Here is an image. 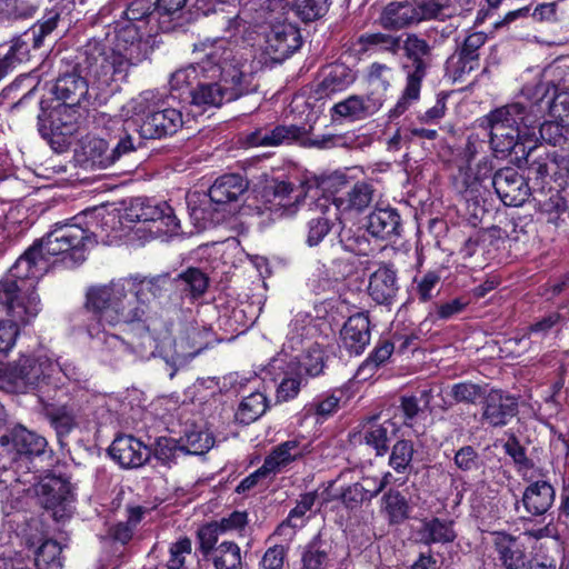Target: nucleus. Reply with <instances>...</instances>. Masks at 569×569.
<instances>
[{
	"label": "nucleus",
	"instance_id": "41",
	"mask_svg": "<svg viewBox=\"0 0 569 569\" xmlns=\"http://www.w3.org/2000/svg\"><path fill=\"white\" fill-rule=\"evenodd\" d=\"M306 130L303 127L290 124V126H277L270 132H258L253 139V142L259 146H279L282 143H292L303 138Z\"/></svg>",
	"mask_w": 569,
	"mask_h": 569
},
{
	"label": "nucleus",
	"instance_id": "61",
	"mask_svg": "<svg viewBox=\"0 0 569 569\" xmlns=\"http://www.w3.org/2000/svg\"><path fill=\"white\" fill-rule=\"evenodd\" d=\"M376 496V489L371 490L361 487L359 482H356L343 489L341 492V500L347 508L353 509L359 507L363 501L371 500Z\"/></svg>",
	"mask_w": 569,
	"mask_h": 569
},
{
	"label": "nucleus",
	"instance_id": "3",
	"mask_svg": "<svg viewBox=\"0 0 569 569\" xmlns=\"http://www.w3.org/2000/svg\"><path fill=\"white\" fill-rule=\"evenodd\" d=\"M158 4L159 0H133L104 42L87 43V69L100 83L126 81L130 69L148 58L150 46L142 29L152 22L161 30L168 29L160 21Z\"/></svg>",
	"mask_w": 569,
	"mask_h": 569
},
{
	"label": "nucleus",
	"instance_id": "49",
	"mask_svg": "<svg viewBox=\"0 0 569 569\" xmlns=\"http://www.w3.org/2000/svg\"><path fill=\"white\" fill-rule=\"evenodd\" d=\"M381 511L388 517L390 523H400L409 516V505L399 491L389 490L382 497Z\"/></svg>",
	"mask_w": 569,
	"mask_h": 569
},
{
	"label": "nucleus",
	"instance_id": "53",
	"mask_svg": "<svg viewBox=\"0 0 569 569\" xmlns=\"http://www.w3.org/2000/svg\"><path fill=\"white\" fill-rule=\"evenodd\" d=\"M530 16L536 22L557 21V2H545L537 6L531 12L528 7H523L506 14L505 21L510 22L519 17Z\"/></svg>",
	"mask_w": 569,
	"mask_h": 569
},
{
	"label": "nucleus",
	"instance_id": "60",
	"mask_svg": "<svg viewBox=\"0 0 569 569\" xmlns=\"http://www.w3.org/2000/svg\"><path fill=\"white\" fill-rule=\"evenodd\" d=\"M192 552V541L188 537H180L169 547V558L167 560L168 569H182L186 559Z\"/></svg>",
	"mask_w": 569,
	"mask_h": 569
},
{
	"label": "nucleus",
	"instance_id": "33",
	"mask_svg": "<svg viewBox=\"0 0 569 569\" xmlns=\"http://www.w3.org/2000/svg\"><path fill=\"white\" fill-rule=\"evenodd\" d=\"M247 187V182L240 174H224L216 179L208 194L212 203L223 206L236 201Z\"/></svg>",
	"mask_w": 569,
	"mask_h": 569
},
{
	"label": "nucleus",
	"instance_id": "62",
	"mask_svg": "<svg viewBox=\"0 0 569 569\" xmlns=\"http://www.w3.org/2000/svg\"><path fill=\"white\" fill-rule=\"evenodd\" d=\"M248 513L246 511H232L230 515L214 520L222 536L239 535L242 536L248 525Z\"/></svg>",
	"mask_w": 569,
	"mask_h": 569
},
{
	"label": "nucleus",
	"instance_id": "18",
	"mask_svg": "<svg viewBox=\"0 0 569 569\" xmlns=\"http://www.w3.org/2000/svg\"><path fill=\"white\" fill-rule=\"evenodd\" d=\"M0 447L2 451L11 455V461L16 462L22 458L42 455L47 447V440L22 426H17L8 433L1 436Z\"/></svg>",
	"mask_w": 569,
	"mask_h": 569
},
{
	"label": "nucleus",
	"instance_id": "44",
	"mask_svg": "<svg viewBox=\"0 0 569 569\" xmlns=\"http://www.w3.org/2000/svg\"><path fill=\"white\" fill-rule=\"evenodd\" d=\"M127 278L134 280V289H137V293H139L141 298L147 299L148 303L151 298L156 299L161 297L162 293L171 286V280L168 276L144 277L134 274Z\"/></svg>",
	"mask_w": 569,
	"mask_h": 569
},
{
	"label": "nucleus",
	"instance_id": "36",
	"mask_svg": "<svg viewBox=\"0 0 569 569\" xmlns=\"http://www.w3.org/2000/svg\"><path fill=\"white\" fill-rule=\"evenodd\" d=\"M61 546L54 540H46L37 550L34 563L30 566V562L19 558V559H9L4 556V552L1 555L0 560L7 561V568L10 569L12 562L23 561V563L29 569H34L36 566L38 569H61L62 568V558H61Z\"/></svg>",
	"mask_w": 569,
	"mask_h": 569
},
{
	"label": "nucleus",
	"instance_id": "40",
	"mask_svg": "<svg viewBox=\"0 0 569 569\" xmlns=\"http://www.w3.org/2000/svg\"><path fill=\"white\" fill-rule=\"evenodd\" d=\"M274 4L272 11H283L288 0H264ZM330 7V0H297L296 12L305 22H311L323 17Z\"/></svg>",
	"mask_w": 569,
	"mask_h": 569
},
{
	"label": "nucleus",
	"instance_id": "32",
	"mask_svg": "<svg viewBox=\"0 0 569 569\" xmlns=\"http://www.w3.org/2000/svg\"><path fill=\"white\" fill-rule=\"evenodd\" d=\"M398 291L396 271L381 267L369 279L368 293L379 305L390 303Z\"/></svg>",
	"mask_w": 569,
	"mask_h": 569
},
{
	"label": "nucleus",
	"instance_id": "56",
	"mask_svg": "<svg viewBox=\"0 0 569 569\" xmlns=\"http://www.w3.org/2000/svg\"><path fill=\"white\" fill-rule=\"evenodd\" d=\"M151 452H153L154 459L161 465L171 467L176 462L177 458L182 452H184V450L183 447L177 442V440L172 438L160 437Z\"/></svg>",
	"mask_w": 569,
	"mask_h": 569
},
{
	"label": "nucleus",
	"instance_id": "14",
	"mask_svg": "<svg viewBox=\"0 0 569 569\" xmlns=\"http://www.w3.org/2000/svg\"><path fill=\"white\" fill-rule=\"evenodd\" d=\"M59 17V11L54 9L48 11L41 21L23 34V38L13 41L9 51L0 58V80L12 71L18 63L28 59L30 42H32L34 49L42 46L43 38L56 29Z\"/></svg>",
	"mask_w": 569,
	"mask_h": 569
},
{
	"label": "nucleus",
	"instance_id": "22",
	"mask_svg": "<svg viewBox=\"0 0 569 569\" xmlns=\"http://www.w3.org/2000/svg\"><path fill=\"white\" fill-rule=\"evenodd\" d=\"M500 200L509 207L521 206L529 196V186L526 179L513 168H502L491 178Z\"/></svg>",
	"mask_w": 569,
	"mask_h": 569
},
{
	"label": "nucleus",
	"instance_id": "9",
	"mask_svg": "<svg viewBox=\"0 0 569 569\" xmlns=\"http://www.w3.org/2000/svg\"><path fill=\"white\" fill-rule=\"evenodd\" d=\"M452 14L448 0H412L391 2L382 11L380 23L385 29H402L423 20H443Z\"/></svg>",
	"mask_w": 569,
	"mask_h": 569
},
{
	"label": "nucleus",
	"instance_id": "5",
	"mask_svg": "<svg viewBox=\"0 0 569 569\" xmlns=\"http://www.w3.org/2000/svg\"><path fill=\"white\" fill-rule=\"evenodd\" d=\"M223 57L227 59H214L218 69L214 76L201 77L190 91L192 106L202 110L220 107L223 102L233 101L254 89L253 69L248 58L228 48L227 41Z\"/></svg>",
	"mask_w": 569,
	"mask_h": 569
},
{
	"label": "nucleus",
	"instance_id": "37",
	"mask_svg": "<svg viewBox=\"0 0 569 569\" xmlns=\"http://www.w3.org/2000/svg\"><path fill=\"white\" fill-rule=\"evenodd\" d=\"M395 432V423L390 420L387 419L383 422H379L377 419H372L363 426L362 439L366 445L376 450L377 456H383Z\"/></svg>",
	"mask_w": 569,
	"mask_h": 569
},
{
	"label": "nucleus",
	"instance_id": "48",
	"mask_svg": "<svg viewBox=\"0 0 569 569\" xmlns=\"http://www.w3.org/2000/svg\"><path fill=\"white\" fill-rule=\"evenodd\" d=\"M83 154L92 168L106 169L112 166V158L104 138H90L83 143Z\"/></svg>",
	"mask_w": 569,
	"mask_h": 569
},
{
	"label": "nucleus",
	"instance_id": "43",
	"mask_svg": "<svg viewBox=\"0 0 569 569\" xmlns=\"http://www.w3.org/2000/svg\"><path fill=\"white\" fill-rule=\"evenodd\" d=\"M208 559L214 569H241L242 558L240 547L233 541H222L209 553Z\"/></svg>",
	"mask_w": 569,
	"mask_h": 569
},
{
	"label": "nucleus",
	"instance_id": "47",
	"mask_svg": "<svg viewBox=\"0 0 569 569\" xmlns=\"http://www.w3.org/2000/svg\"><path fill=\"white\" fill-rule=\"evenodd\" d=\"M176 287L191 298H198L208 288V277L198 268H188L174 279Z\"/></svg>",
	"mask_w": 569,
	"mask_h": 569
},
{
	"label": "nucleus",
	"instance_id": "15",
	"mask_svg": "<svg viewBox=\"0 0 569 569\" xmlns=\"http://www.w3.org/2000/svg\"><path fill=\"white\" fill-rule=\"evenodd\" d=\"M319 192L318 188L303 183L296 186L289 181L273 180L266 187L264 197L270 211L292 216L308 197L315 199Z\"/></svg>",
	"mask_w": 569,
	"mask_h": 569
},
{
	"label": "nucleus",
	"instance_id": "55",
	"mask_svg": "<svg viewBox=\"0 0 569 569\" xmlns=\"http://www.w3.org/2000/svg\"><path fill=\"white\" fill-rule=\"evenodd\" d=\"M459 174L462 178V183L469 188L476 183H481L491 177L493 170L492 161L490 158H482L472 169L470 166L458 164Z\"/></svg>",
	"mask_w": 569,
	"mask_h": 569
},
{
	"label": "nucleus",
	"instance_id": "42",
	"mask_svg": "<svg viewBox=\"0 0 569 569\" xmlns=\"http://www.w3.org/2000/svg\"><path fill=\"white\" fill-rule=\"evenodd\" d=\"M291 369L283 366V369L271 370L270 362L266 368V373L271 376L273 380L281 379L277 389V398L280 401H288L293 399L300 391L301 379L300 372L291 373Z\"/></svg>",
	"mask_w": 569,
	"mask_h": 569
},
{
	"label": "nucleus",
	"instance_id": "34",
	"mask_svg": "<svg viewBox=\"0 0 569 569\" xmlns=\"http://www.w3.org/2000/svg\"><path fill=\"white\" fill-rule=\"evenodd\" d=\"M298 351H293L298 358L295 360L293 366L286 363L291 369V373L300 372L303 369L308 376H319L325 367L323 363V351L318 343L307 342L298 346Z\"/></svg>",
	"mask_w": 569,
	"mask_h": 569
},
{
	"label": "nucleus",
	"instance_id": "16",
	"mask_svg": "<svg viewBox=\"0 0 569 569\" xmlns=\"http://www.w3.org/2000/svg\"><path fill=\"white\" fill-rule=\"evenodd\" d=\"M79 68L81 72L86 73V77H82L78 72H72L60 76L56 81L53 93L63 104L68 107L79 106L89 93V83H91L92 87L96 86L99 90H103L114 83V90L118 89L120 82L113 81L108 84H102L89 73L87 69V48L84 49V60L79 63Z\"/></svg>",
	"mask_w": 569,
	"mask_h": 569
},
{
	"label": "nucleus",
	"instance_id": "30",
	"mask_svg": "<svg viewBox=\"0 0 569 569\" xmlns=\"http://www.w3.org/2000/svg\"><path fill=\"white\" fill-rule=\"evenodd\" d=\"M492 542L498 559L506 569H525V552L516 537L497 531L492 533Z\"/></svg>",
	"mask_w": 569,
	"mask_h": 569
},
{
	"label": "nucleus",
	"instance_id": "23",
	"mask_svg": "<svg viewBox=\"0 0 569 569\" xmlns=\"http://www.w3.org/2000/svg\"><path fill=\"white\" fill-rule=\"evenodd\" d=\"M312 451L311 443L305 438H295L276 446L264 458L260 472L274 476L290 463L303 458Z\"/></svg>",
	"mask_w": 569,
	"mask_h": 569
},
{
	"label": "nucleus",
	"instance_id": "46",
	"mask_svg": "<svg viewBox=\"0 0 569 569\" xmlns=\"http://www.w3.org/2000/svg\"><path fill=\"white\" fill-rule=\"evenodd\" d=\"M267 407V397L259 391L252 392L239 403L236 419L243 425H249L262 416Z\"/></svg>",
	"mask_w": 569,
	"mask_h": 569
},
{
	"label": "nucleus",
	"instance_id": "21",
	"mask_svg": "<svg viewBox=\"0 0 569 569\" xmlns=\"http://www.w3.org/2000/svg\"><path fill=\"white\" fill-rule=\"evenodd\" d=\"M309 208L315 216L308 220L306 226V243L309 247L318 246L330 232L335 221L340 219L337 208L332 206L329 197L317 196Z\"/></svg>",
	"mask_w": 569,
	"mask_h": 569
},
{
	"label": "nucleus",
	"instance_id": "1",
	"mask_svg": "<svg viewBox=\"0 0 569 569\" xmlns=\"http://www.w3.org/2000/svg\"><path fill=\"white\" fill-rule=\"evenodd\" d=\"M526 101H515L498 107L479 119V127L488 131L489 146L499 157L515 152L529 162L530 153L542 139L553 146L557 137H547L555 129L560 136V124H569V92H557L551 81H539L523 87Z\"/></svg>",
	"mask_w": 569,
	"mask_h": 569
},
{
	"label": "nucleus",
	"instance_id": "25",
	"mask_svg": "<svg viewBox=\"0 0 569 569\" xmlns=\"http://www.w3.org/2000/svg\"><path fill=\"white\" fill-rule=\"evenodd\" d=\"M109 453L122 468L133 469L150 459L151 449L133 436H120L112 441Z\"/></svg>",
	"mask_w": 569,
	"mask_h": 569
},
{
	"label": "nucleus",
	"instance_id": "29",
	"mask_svg": "<svg viewBox=\"0 0 569 569\" xmlns=\"http://www.w3.org/2000/svg\"><path fill=\"white\" fill-rule=\"evenodd\" d=\"M356 80V73L343 63L328 66L322 71V79L317 87L320 98L330 97L348 89Z\"/></svg>",
	"mask_w": 569,
	"mask_h": 569
},
{
	"label": "nucleus",
	"instance_id": "6",
	"mask_svg": "<svg viewBox=\"0 0 569 569\" xmlns=\"http://www.w3.org/2000/svg\"><path fill=\"white\" fill-rule=\"evenodd\" d=\"M134 283L126 277L92 287L87 292V308L93 311V318L110 327L143 321L149 311L148 302L137 293Z\"/></svg>",
	"mask_w": 569,
	"mask_h": 569
},
{
	"label": "nucleus",
	"instance_id": "57",
	"mask_svg": "<svg viewBox=\"0 0 569 569\" xmlns=\"http://www.w3.org/2000/svg\"><path fill=\"white\" fill-rule=\"evenodd\" d=\"M214 445L212 435L207 430H191L186 435L183 450L190 455H202Z\"/></svg>",
	"mask_w": 569,
	"mask_h": 569
},
{
	"label": "nucleus",
	"instance_id": "59",
	"mask_svg": "<svg viewBox=\"0 0 569 569\" xmlns=\"http://www.w3.org/2000/svg\"><path fill=\"white\" fill-rule=\"evenodd\" d=\"M413 456V445L410 440L397 441L391 450L389 465L397 472H403L409 467Z\"/></svg>",
	"mask_w": 569,
	"mask_h": 569
},
{
	"label": "nucleus",
	"instance_id": "10",
	"mask_svg": "<svg viewBox=\"0 0 569 569\" xmlns=\"http://www.w3.org/2000/svg\"><path fill=\"white\" fill-rule=\"evenodd\" d=\"M405 54L411 60V66H407V84L397 101L396 106L389 111L390 118H398L409 106L420 97L421 82L426 77L427 63L423 57L431 53L430 44L415 33L408 34L402 41Z\"/></svg>",
	"mask_w": 569,
	"mask_h": 569
},
{
	"label": "nucleus",
	"instance_id": "38",
	"mask_svg": "<svg viewBox=\"0 0 569 569\" xmlns=\"http://www.w3.org/2000/svg\"><path fill=\"white\" fill-rule=\"evenodd\" d=\"M370 101V98L350 96L336 103L332 111L336 116L351 121L361 120L372 114L378 108L376 103L371 104Z\"/></svg>",
	"mask_w": 569,
	"mask_h": 569
},
{
	"label": "nucleus",
	"instance_id": "35",
	"mask_svg": "<svg viewBox=\"0 0 569 569\" xmlns=\"http://www.w3.org/2000/svg\"><path fill=\"white\" fill-rule=\"evenodd\" d=\"M400 216L396 209L378 208L368 216L367 230L373 237L389 239L399 234Z\"/></svg>",
	"mask_w": 569,
	"mask_h": 569
},
{
	"label": "nucleus",
	"instance_id": "20",
	"mask_svg": "<svg viewBox=\"0 0 569 569\" xmlns=\"http://www.w3.org/2000/svg\"><path fill=\"white\" fill-rule=\"evenodd\" d=\"M210 330L196 321L180 325L173 339V358L179 365L199 355L209 342Z\"/></svg>",
	"mask_w": 569,
	"mask_h": 569
},
{
	"label": "nucleus",
	"instance_id": "26",
	"mask_svg": "<svg viewBox=\"0 0 569 569\" xmlns=\"http://www.w3.org/2000/svg\"><path fill=\"white\" fill-rule=\"evenodd\" d=\"M517 399L501 390H491L485 398L482 419L492 427L506 426L517 415Z\"/></svg>",
	"mask_w": 569,
	"mask_h": 569
},
{
	"label": "nucleus",
	"instance_id": "63",
	"mask_svg": "<svg viewBox=\"0 0 569 569\" xmlns=\"http://www.w3.org/2000/svg\"><path fill=\"white\" fill-rule=\"evenodd\" d=\"M340 246L357 256H367L371 251L370 241L362 232L346 231L340 236Z\"/></svg>",
	"mask_w": 569,
	"mask_h": 569
},
{
	"label": "nucleus",
	"instance_id": "7",
	"mask_svg": "<svg viewBox=\"0 0 569 569\" xmlns=\"http://www.w3.org/2000/svg\"><path fill=\"white\" fill-rule=\"evenodd\" d=\"M159 93L146 90L121 107V116L131 122L142 139H160L176 133L183 126V117L176 108H161Z\"/></svg>",
	"mask_w": 569,
	"mask_h": 569
},
{
	"label": "nucleus",
	"instance_id": "64",
	"mask_svg": "<svg viewBox=\"0 0 569 569\" xmlns=\"http://www.w3.org/2000/svg\"><path fill=\"white\" fill-rule=\"evenodd\" d=\"M340 398L335 395H327L315 399L308 406V412L318 417V420H325L332 416L339 408Z\"/></svg>",
	"mask_w": 569,
	"mask_h": 569
},
{
	"label": "nucleus",
	"instance_id": "24",
	"mask_svg": "<svg viewBox=\"0 0 569 569\" xmlns=\"http://www.w3.org/2000/svg\"><path fill=\"white\" fill-rule=\"evenodd\" d=\"M522 479L528 481L522 493L521 503L530 516H543L553 505L556 498V490L553 486L545 480H535L533 472H523Z\"/></svg>",
	"mask_w": 569,
	"mask_h": 569
},
{
	"label": "nucleus",
	"instance_id": "19",
	"mask_svg": "<svg viewBox=\"0 0 569 569\" xmlns=\"http://www.w3.org/2000/svg\"><path fill=\"white\" fill-rule=\"evenodd\" d=\"M312 321L313 318L308 312L300 311L295 315L281 351L270 360L271 370L283 369L284 363L295 365L298 357L292 352L298 351V346L306 343L305 338L312 333Z\"/></svg>",
	"mask_w": 569,
	"mask_h": 569
},
{
	"label": "nucleus",
	"instance_id": "31",
	"mask_svg": "<svg viewBox=\"0 0 569 569\" xmlns=\"http://www.w3.org/2000/svg\"><path fill=\"white\" fill-rule=\"evenodd\" d=\"M333 566L331 543L319 535L303 547L299 569H331Z\"/></svg>",
	"mask_w": 569,
	"mask_h": 569
},
{
	"label": "nucleus",
	"instance_id": "50",
	"mask_svg": "<svg viewBox=\"0 0 569 569\" xmlns=\"http://www.w3.org/2000/svg\"><path fill=\"white\" fill-rule=\"evenodd\" d=\"M317 497V491L301 495L296 507L289 512L288 518L277 528L276 533L282 535L288 528L293 529L301 527L303 525L305 515L312 509Z\"/></svg>",
	"mask_w": 569,
	"mask_h": 569
},
{
	"label": "nucleus",
	"instance_id": "2",
	"mask_svg": "<svg viewBox=\"0 0 569 569\" xmlns=\"http://www.w3.org/2000/svg\"><path fill=\"white\" fill-rule=\"evenodd\" d=\"M92 242L89 228L80 222H57L0 281L1 302L8 303L16 317L27 319L34 316L40 311V299L36 293L38 280L57 261L69 268L83 262L87 246Z\"/></svg>",
	"mask_w": 569,
	"mask_h": 569
},
{
	"label": "nucleus",
	"instance_id": "51",
	"mask_svg": "<svg viewBox=\"0 0 569 569\" xmlns=\"http://www.w3.org/2000/svg\"><path fill=\"white\" fill-rule=\"evenodd\" d=\"M46 415L59 436L70 433L76 427V411L70 406H48Z\"/></svg>",
	"mask_w": 569,
	"mask_h": 569
},
{
	"label": "nucleus",
	"instance_id": "4",
	"mask_svg": "<svg viewBox=\"0 0 569 569\" xmlns=\"http://www.w3.org/2000/svg\"><path fill=\"white\" fill-rule=\"evenodd\" d=\"M259 1V9L253 3L228 21V29L251 38L256 33L261 40L259 46L271 61L281 62L301 46L299 30L279 19L282 11H272L274 4Z\"/></svg>",
	"mask_w": 569,
	"mask_h": 569
},
{
	"label": "nucleus",
	"instance_id": "27",
	"mask_svg": "<svg viewBox=\"0 0 569 569\" xmlns=\"http://www.w3.org/2000/svg\"><path fill=\"white\" fill-rule=\"evenodd\" d=\"M342 347L351 355H360L370 342V321L368 316L357 313L345 323L341 332Z\"/></svg>",
	"mask_w": 569,
	"mask_h": 569
},
{
	"label": "nucleus",
	"instance_id": "58",
	"mask_svg": "<svg viewBox=\"0 0 569 569\" xmlns=\"http://www.w3.org/2000/svg\"><path fill=\"white\" fill-rule=\"evenodd\" d=\"M220 536L222 535L214 521L202 525L197 530L198 549L204 558L217 548Z\"/></svg>",
	"mask_w": 569,
	"mask_h": 569
},
{
	"label": "nucleus",
	"instance_id": "17",
	"mask_svg": "<svg viewBox=\"0 0 569 569\" xmlns=\"http://www.w3.org/2000/svg\"><path fill=\"white\" fill-rule=\"evenodd\" d=\"M40 503L52 511L56 520H61L71 511L70 483L60 477H46L36 488Z\"/></svg>",
	"mask_w": 569,
	"mask_h": 569
},
{
	"label": "nucleus",
	"instance_id": "39",
	"mask_svg": "<svg viewBox=\"0 0 569 569\" xmlns=\"http://www.w3.org/2000/svg\"><path fill=\"white\" fill-rule=\"evenodd\" d=\"M361 52L370 50L396 56L402 48V39L400 36H392L388 33H365L358 39Z\"/></svg>",
	"mask_w": 569,
	"mask_h": 569
},
{
	"label": "nucleus",
	"instance_id": "12",
	"mask_svg": "<svg viewBox=\"0 0 569 569\" xmlns=\"http://www.w3.org/2000/svg\"><path fill=\"white\" fill-rule=\"evenodd\" d=\"M106 325L104 321L93 318L87 327L88 335L91 338V346L103 362L114 366L132 353H142L147 347H152V338L148 331L142 336L140 343L133 345L110 332Z\"/></svg>",
	"mask_w": 569,
	"mask_h": 569
},
{
	"label": "nucleus",
	"instance_id": "52",
	"mask_svg": "<svg viewBox=\"0 0 569 569\" xmlns=\"http://www.w3.org/2000/svg\"><path fill=\"white\" fill-rule=\"evenodd\" d=\"M51 395L56 396L58 389L62 388L66 381H80L82 372L72 362H59L50 359Z\"/></svg>",
	"mask_w": 569,
	"mask_h": 569
},
{
	"label": "nucleus",
	"instance_id": "11",
	"mask_svg": "<svg viewBox=\"0 0 569 569\" xmlns=\"http://www.w3.org/2000/svg\"><path fill=\"white\" fill-rule=\"evenodd\" d=\"M130 221L142 223L137 232L148 231V238H161L179 232L180 223L167 202L137 199L126 213Z\"/></svg>",
	"mask_w": 569,
	"mask_h": 569
},
{
	"label": "nucleus",
	"instance_id": "28",
	"mask_svg": "<svg viewBox=\"0 0 569 569\" xmlns=\"http://www.w3.org/2000/svg\"><path fill=\"white\" fill-rule=\"evenodd\" d=\"M375 189L371 183L359 181L348 191L331 200L337 208V213L361 212L370 206L373 200Z\"/></svg>",
	"mask_w": 569,
	"mask_h": 569
},
{
	"label": "nucleus",
	"instance_id": "45",
	"mask_svg": "<svg viewBox=\"0 0 569 569\" xmlns=\"http://www.w3.org/2000/svg\"><path fill=\"white\" fill-rule=\"evenodd\" d=\"M421 539L425 543H447L456 538V532L452 528V521L441 520L433 518L425 521L420 531Z\"/></svg>",
	"mask_w": 569,
	"mask_h": 569
},
{
	"label": "nucleus",
	"instance_id": "8",
	"mask_svg": "<svg viewBox=\"0 0 569 569\" xmlns=\"http://www.w3.org/2000/svg\"><path fill=\"white\" fill-rule=\"evenodd\" d=\"M50 358L43 355L21 356L10 363L0 377L1 388L9 392L36 391L43 403L54 399L51 395Z\"/></svg>",
	"mask_w": 569,
	"mask_h": 569
},
{
	"label": "nucleus",
	"instance_id": "13",
	"mask_svg": "<svg viewBox=\"0 0 569 569\" xmlns=\"http://www.w3.org/2000/svg\"><path fill=\"white\" fill-rule=\"evenodd\" d=\"M226 40L219 39L210 43H201L200 50L203 52L201 60L187 67L176 70L170 76L169 84L171 91H182L189 89L191 91L201 77H212L218 71L214 59H226L224 53ZM196 50H199L196 47Z\"/></svg>",
	"mask_w": 569,
	"mask_h": 569
},
{
	"label": "nucleus",
	"instance_id": "54",
	"mask_svg": "<svg viewBox=\"0 0 569 569\" xmlns=\"http://www.w3.org/2000/svg\"><path fill=\"white\" fill-rule=\"evenodd\" d=\"M560 150H555L552 152H547L545 154H539L535 160L529 163V174L536 177V179H543L545 177L551 174L556 178H566L565 170H561L553 162V158L558 154Z\"/></svg>",
	"mask_w": 569,
	"mask_h": 569
}]
</instances>
